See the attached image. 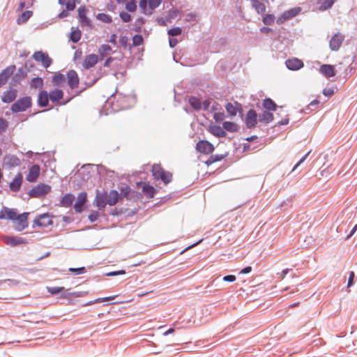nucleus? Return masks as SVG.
I'll use <instances>...</instances> for the list:
<instances>
[{
	"instance_id": "obj_56",
	"label": "nucleus",
	"mask_w": 357,
	"mask_h": 357,
	"mask_svg": "<svg viewBox=\"0 0 357 357\" xmlns=\"http://www.w3.org/2000/svg\"><path fill=\"white\" fill-rule=\"evenodd\" d=\"M129 39L127 36H123L120 37L119 43L121 46H123L125 49L128 48L129 50L131 49V46L128 43Z\"/></svg>"
},
{
	"instance_id": "obj_30",
	"label": "nucleus",
	"mask_w": 357,
	"mask_h": 357,
	"mask_svg": "<svg viewBox=\"0 0 357 357\" xmlns=\"http://www.w3.org/2000/svg\"><path fill=\"white\" fill-rule=\"evenodd\" d=\"M107 204L109 206H114L117 203L119 199V193L115 190H112L109 193L107 194Z\"/></svg>"
},
{
	"instance_id": "obj_7",
	"label": "nucleus",
	"mask_w": 357,
	"mask_h": 357,
	"mask_svg": "<svg viewBox=\"0 0 357 357\" xmlns=\"http://www.w3.org/2000/svg\"><path fill=\"white\" fill-rule=\"evenodd\" d=\"M27 75V70L24 68L20 67L16 72H15L12 76V78L9 82L10 86H16L20 84Z\"/></svg>"
},
{
	"instance_id": "obj_57",
	"label": "nucleus",
	"mask_w": 357,
	"mask_h": 357,
	"mask_svg": "<svg viewBox=\"0 0 357 357\" xmlns=\"http://www.w3.org/2000/svg\"><path fill=\"white\" fill-rule=\"evenodd\" d=\"M68 271L71 273H75V275L84 274L86 271V268L84 266L79 268H70Z\"/></svg>"
},
{
	"instance_id": "obj_50",
	"label": "nucleus",
	"mask_w": 357,
	"mask_h": 357,
	"mask_svg": "<svg viewBox=\"0 0 357 357\" xmlns=\"http://www.w3.org/2000/svg\"><path fill=\"white\" fill-rule=\"evenodd\" d=\"M167 33L170 37L178 36L182 33V29L178 26L174 27L168 30Z\"/></svg>"
},
{
	"instance_id": "obj_6",
	"label": "nucleus",
	"mask_w": 357,
	"mask_h": 357,
	"mask_svg": "<svg viewBox=\"0 0 357 357\" xmlns=\"http://www.w3.org/2000/svg\"><path fill=\"white\" fill-rule=\"evenodd\" d=\"M21 165L20 159L15 155L7 154L3 158L2 166L7 169H12L14 167Z\"/></svg>"
},
{
	"instance_id": "obj_21",
	"label": "nucleus",
	"mask_w": 357,
	"mask_h": 357,
	"mask_svg": "<svg viewBox=\"0 0 357 357\" xmlns=\"http://www.w3.org/2000/svg\"><path fill=\"white\" fill-rule=\"evenodd\" d=\"M86 198L87 195L85 192H82L78 195L77 200L74 204V209L76 212L81 213L84 210Z\"/></svg>"
},
{
	"instance_id": "obj_43",
	"label": "nucleus",
	"mask_w": 357,
	"mask_h": 357,
	"mask_svg": "<svg viewBox=\"0 0 357 357\" xmlns=\"http://www.w3.org/2000/svg\"><path fill=\"white\" fill-rule=\"evenodd\" d=\"M4 211H6V218L10 220H15L17 215L15 209L9 208L4 206Z\"/></svg>"
},
{
	"instance_id": "obj_13",
	"label": "nucleus",
	"mask_w": 357,
	"mask_h": 357,
	"mask_svg": "<svg viewBox=\"0 0 357 357\" xmlns=\"http://www.w3.org/2000/svg\"><path fill=\"white\" fill-rule=\"evenodd\" d=\"M196 149L201 153L210 154L214 151V146L207 140H201L197 143Z\"/></svg>"
},
{
	"instance_id": "obj_5",
	"label": "nucleus",
	"mask_w": 357,
	"mask_h": 357,
	"mask_svg": "<svg viewBox=\"0 0 357 357\" xmlns=\"http://www.w3.org/2000/svg\"><path fill=\"white\" fill-rule=\"evenodd\" d=\"M89 10L85 6H81L77 9L78 19L80 24L82 26H86L90 29L93 28V25L91 20L87 17Z\"/></svg>"
},
{
	"instance_id": "obj_24",
	"label": "nucleus",
	"mask_w": 357,
	"mask_h": 357,
	"mask_svg": "<svg viewBox=\"0 0 357 357\" xmlns=\"http://www.w3.org/2000/svg\"><path fill=\"white\" fill-rule=\"evenodd\" d=\"M225 109L230 116H236L237 112L242 109V106L237 102H235L234 104L228 102L225 105Z\"/></svg>"
},
{
	"instance_id": "obj_54",
	"label": "nucleus",
	"mask_w": 357,
	"mask_h": 357,
	"mask_svg": "<svg viewBox=\"0 0 357 357\" xmlns=\"http://www.w3.org/2000/svg\"><path fill=\"white\" fill-rule=\"evenodd\" d=\"M275 20V16L273 15V14H266L264 17H263V22L264 24L266 25H271L273 23Z\"/></svg>"
},
{
	"instance_id": "obj_46",
	"label": "nucleus",
	"mask_w": 357,
	"mask_h": 357,
	"mask_svg": "<svg viewBox=\"0 0 357 357\" xmlns=\"http://www.w3.org/2000/svg\"><path fill=\"white\" fill-rule=\"evenodd\" d=\"M32 88H41L43 86V79L40 77H33L30 82Z\"/></svg>"
},
{
	"instance_id": "obj_19",
	"label": "nucleus",
	"mask_w": 357,
	"mask_h": 357,
	"mask_svg": "<svg viewBox=\"0 0 357 357\" xmlns=\"http://www.w3.org/2000/svg\"><path fill=\"white\" fill-rule=\"evenodd\" d=\"M40 168L37 164L33 165L29 169L26 180L31 183L35 182L39 176Z\"/></svg>"
},
{
	"instance_id": "obj_15",
	"label": "nucleus",
	"mask_w": 357,
	"mask_h": 357,
	"mask_svg": "<svg viewBox=\"0 0 357 357\" xmlns=\"http://www.w3.org/2000/svg\"><path fill=\"white\" fill-rule=\"evenodd\" d=\"M28 215L29 213H23L17 216L15 220L17 221V225L15 227L16 231H22L28 227Z\"/></svg>"
},
{
	"instance_id": "obj_41",
	"label": "nucleus",
	"mask_w": 357,
	"mask_h": 357,
	"mask_svg": "<svg viewBox=\"0 0 357 357\" xmlns=\"http://www.w3.org/2000/svg\"><path fill=\"white\" fill-rule=\"evenodd\" d=\"M59 3L65 6L68 10H74L76 8L75 0H59Z\"/></svg>"
},
{
	"instance_id": "obj_11",
	"label": "nucleus",
	"mask_w": 357,
	"mask_h": 357,
	"mask_svg": "<svg viewBox=\"0 0 357 357\" xmlns=\"http://www.w3.org/2000/svg\"><path fill=\"white\" fill-rule=\"evenodd\" d=\"M259 116L257 112L253 109H249L245 116V123L246 127L249 129L255 128L257 124Z\"/></svg>"
},
{
	"instance_id": "obj_52",
	"label": "nucleus",
	"mask_w": 357,
	"mask_h": 357,
	"mask_svg": "<svg viewBox=\"0 0 357 357\" xmlns=\"http://www.w3.org/2000/svg\"><path fill=\"white\" fill-rule=\"evenodd\" d=\"M8 128V121L3 117H0V135L5 132Z\"/></svg>"
},
{
	"instance_id": "obj_53",
	"label": "nucleus",
	"mask_w": 357,
	"mask_h": 357,
	"mask_svg": "<svg viewBox=\"0 0 357 357\" xmlns=\"http://www.w3.org/2000/svg\"><path fill=\"white\" fill-rule=\"evenodd\" d=\"M126 9L128 11V12H130V13H133L137 9V4H136V2L134 0H132L129 2H127L126 3Z\"/></svg>"
},
{
	"instance_id": "obj_64",
	"label": "nucleus",
	"mask_w": 357,
	"mask_h": 357,
	"mask_svg": "<svg viewBox=\"0 0 357 357\" xmlns=\"http://www.w3.org/2000/svg\"><path fill=\"white\" fill-rule=\"evenodd\" d=\"M319 103L320 102L318 100H314L307 106L305 110L312 111L314 109V107H316Z\"/></svg>"
},
{
	"instance_id": "obj_35",
	"label": "nucleus",
	"mask_w": 357,
	"mask_h": 357,
	"mask_svg": "<svg viewBox=\"0 0 357 357\" xmlns=\"http://www.w3.org/2000/svg\"><path fill=\"white\" fill-rule=\"evenodd\" d=\"M263 107L268 111H275L278 105L270 98H266L263 100Z\"/></svg>"
},
{
	"instance_id": "obj_63",
	"label": "nucleus",
	"mask_w": 357,
	"mask_h": 357,
	"mask_svg": "<svg viewBox=\"0 0 357 357\" xmlns=\"http://www.w3.org/2000/svg\"><path fill=\"white\" fill-rule=\"evenodd\" d=\"M98 217H99V213L98 211H92L89 215L88 218L91 222H94L98 220Z\"/></svg>"
},
{
	"instance_id": "obj_45",
	"label": "nucleus",
	"mask_w": 357,
	"mask_h": 357,
	"mask_svg": "<svg viewBox=\"0 0 357 357\" xmlns=\"http://www.w3.org/2000/svg\"><path fill=\"white\" fill-rule=\"evenodd\" d=\"M66 77L64 75L61 73H56L52 77V82L55 85L59 86L61 83L65 82Z\"/></svg>"
},
{
	"instance_id": "obj_9",
	"label": "nucleus",
	"mask_w": 357,
	"mask_h": 357,
	"mask_svg": "<svg viewBox=\"0 0 357 357\" xmlns=\"http://www.w3.org/2000/svg\"><path fill=\"white\" fill-rule=\"evenodd\" d=\"M52 218V216L48 213L41 214L33 220V227H34L35 225L39 227H46L47 226L52 225L53 221Z\"/></svg>"
},
{
	"instance_id": "obj_33",
	"label": "nucleus",
	"mask_w": 357,
	"mask_h": 357,
	"mask_svg": "<svg viewBox=\"0 0 357 357\" xmlns=\"http://www.w3.org/2000/svg\"><path fill=\"white\" fill-rule=\"evenodd\" d=\"M222 127L224 130L230 132H236L239 130V126L234 122L225 121L222 123Z\"/></svg>"
},
{
	"instance_id": "obj_12",
	"label": "nucleus",
	"mask_w": 357,
	"mask_h": 357,
	"mask_svg": "<svg viewBox=\"0 0 357 357\" xmlns=\"http://www.w3.org/2000/svg\"><path fill=\"white\" fill-rule=\"evenodd\" d=\"M344 40V36L341 33H336L333 36L329 42V47L332 51H337L340 48L343 41Z\"/></svg>"
},
{
	"instance_id": "obj_47",
	"label": "nucleus",
	"mask_w": 357,
	"mask_h": 357,
	"mask_svg": "<svg viewBox=\"0 0 357 357\" xmlns=\"http://www.w3.org/2000/svg\"><path fill=\"white\" fill-rule=\"evenodd\" d=\"M96 17L98 20H100L105 23H111L112 22V17L106 13H98L96 16Z\"/></svg>"
},
{
	"instance_id": "obj_40",
	"label": "nucleus",
	"mask_w": 357,
	"mask_h": 357,
	"mask_svg": "<svg viewBox=\"0 0 357 357\" xmlns=\"http://www.w3.org/2000/svg\"><path fill=\"white\" fill-rule=\"evenodd\" d=\"M110 52H112V47L107 44L102 45L98 49V53L102 59L108 55Z\"/></svg>"
},
{
	"instance_id": "obj_14",
	"label": "nucleus",
	"mask_w": 357,
	"mask_h": 357,
	"mask_svg": "<svg viewBox=\"0 0 357 357\" xmlns=\"http://www.w3.org/2000/svg\"><path fill=\"white\" fill-rule=\"evenodd\" d=\"M14 86H10L9 89L5 91L1 96V101L3 103H10L16 99L17 96V90L13 88Z\"/></svg>"
},
{
	"instance_id": "obj_49",
	"label": "nucleus",
	"mask_w": 357,
	"mask_h": 357,
	"mask_svg": "<svg viewBox=\"0 0 357 357\" xmlns=\"http://www.w3.org/2000/svg\"><path fill=\"white\" fill-rule=\"evenodd\" d=\"M47 292L52 295H57L60 292L65 291L66 289L63 287H47Z\"/></svg>"
},
{
	"instance_id": "obj_48",
	"label": "nucleus",
	"mask_w": 357,
	"mask_h": 357,
	"mask_svg": "<svg viewBox=\"0 0 357 357\" xmlns=\"http://www.w3.org/2000/svg\"><path fill=\"white\" fill-rule=\"evenodd\" d=\"M33 4V0H20L17 12L21 11L24 8H29Z\"/></svg>"
},
{
	"instance_id": "obj_39",
	"label": "nucleus",
	"mask_w": 357,
	"mask_h": 357,
	"mask_svg": "<svg viewBox=\"0 0 357 357\" xmlns=\"http://www.w3.org/2000/svg\"><path fill=\"white\" fill-rule=\"evenodd\" d=\"M82 36V32L79 29H74L73 27H72V31L70 34V40L72 41L74 43H78V41L80 40Z\"/></svg>"
},
{
	"instance_id": "obj_23",
	"label": "nucleus",
	"mask_w": 357,
	"mask_h": 357,
	"mask_svg": "<svg viewBox=\"0 0 357 357\" xmlns=\"http://www.w3.org/2000/svg\"><path fill=\"white\" fill-rule=\"evenodd\" d=\"M319 72L327 78L334 77L336 74L335 67L331 64H323L320 66Z\"/></svg>"
},
{
	"instance_id": "obj_44",
	"label": "nucleus",
	"mask_w": 357,
	"mask_h": 357,
	"mask_svg": "<svg viewBox=\"0 0 357 357\" xmlns=\"http://www.w3.org/2000/svg\"><path fill=\"white\" fill-rule=\"evenodd\" d=\"M130 98L129 96L120 95L117 100V102H119L120 109H126L129 107V105L126 104V102Z\"/></svg>"
},
{
	"instance_id": "obj_18",
	"label": "nucleus",
	"mask_w": 357,
	"mask_h": 357,
	"mask_svg": "<svg viewBox=\"0 0 357 357\" xmlns=\"http://www.w3.org/2000/svg\"><path fill=\"white\" fill-rule=\"evenodd\" d=\"M23 182V176L22 173L19 172L13 179V181L9 184L10 190L13 192H18L22 186Z\"/></svg>"
},
{
	"instance_id": "obj_20",
	"label": "nucleus",
	"mask_w": 357,
	"mask_h": 357,
	"mask_svg": "<svg viewBox=\"0 0 357 357\" xmlns=\"http://www.w3.org/2000/svg\"><path fill=\"white\" fill-rule=\"evenodd\" d=\"M285 65L290 70H298L303 67L304 63L301 60L297 58H293L287 59L285 61Z\"/></svg>"
},
{
	"instance_id": "obj_27",
	"label": "nucleus",
	"mask_w": 357,
	"mask_h": 357,
	"mask_svg": "<svg viewBox=\"0 0 357 357\" xmlns=\"http://www.w3.org/2000/svg\"><path fill=\"white\" fill-rule=\"evenodd\" d=\"M259 121L261 123H264L265 124H268L273 121L274 116L273 113L270 111L265 110L263 112L260 113L259 115Z\"/></svg>"
},
{
	"instance_id": "obj_29",
	"label": "nucleus",
	"mask_w": 357,
	"mask_h": 357,
	"mask_svg": "<svg viewBox=\"0 0 357 357\" xmlns=\"http://www.w3.org/2000/svg\"><path fill=\"white\" fill-rule=\"evenodd\" d=\"M50 100L52 102H58L61 100L63 97V92L61 89H56L52 91H50V94H48Z\"/></svg>"
},
{
	"instance_id": "obj_1",
	"label": "nucleus",
	"mask_w": 357,
	"mask_h": 357,
	"mask_svg": "<svg viewBox=\"0 0 357 357\" xmlns=\"http://www.w3.org/2000/svg\"><path fill=\"white\" fill-rule=\"evenodd\" d=\"M152 174L155 180H161L165 184L170 183L172 178V174L169 172L165 171L159 164L153 165Z\"/></svg>"
},
{
	"instance_id": "obj_59",
	"label": "nucleus",
	"mask_w": 357,
	"mask_h": 357,
	"mask_svg": "<svg viewBox=\"0 0 357 357\" xmlns=\"http://www.w3.org/2000/svg\"><path fill=\"white\" fill-rule=\"evenodd\" d=\"M119 17L123 22H128L131 20V15L125 11L119 13Z\"/></svg>"
},
{
	"instance_id": "obj_22",
	"label": "nucleus",
	"mask_w": 357,
	"mask_h": 357,
	"mask_svg": "<svg viewBox=\"0 0 357 357\" xmlns=\"http://www.w3.org/2000/svg\"><path fill=\"white\" fill-rule=\"evenodd\" d=\"M98 61V56L95 54H90L85 56L83 61V67L89 69L93 67Z\"/></svg>"
},
{
	"instance_id": "obj_25",
	"label": "nucleus",
	"mask_w": 357,
	"mask_h": 357,
	"mask_svg": "<svg viewBox=\"0 0 357 357\" xmlns=\"http://www.w3.org/2000/svg\"><path fill=\"white\" fill-rule=\"evenodd\" d=\"M107 193H97L95 202L96 206L99 208V209L104 208L107 204Z\"/></svg>"
},
{
	"instance_id": "obj_58",
	"label": "nucleus",
	"mask_w": 357,
	"mask_h": 357,
	"mask_svg": "<svg viewBox=\"0 0 357 357\" xmlns=\"http://www.w3.org/2000/svg\"><path fill=\"white\" fill-rule=\"evenodd\" d=\"M86 294V292H83V291H75V292H72V293H70L68 294H62L61 296V298H66L68 296H73V297H80V296H83L84 295H85Z\"/></svg>"
},
{
	"instance_id": "obj_16",
	"label": "nucleus",
	"mask_w": 357,
	"mask_h": 357,
	"mask_svg": "<svg viewBox=\"0 0 357 357\" xmlns=\"http://www.w3.org/2000/svg\"><path fill=\"white\" fill-rule=\"evenodd\" d=\"M68 84L72 89H76L78 87L79 79L77 72L74 70H70L67 73Z\"/></svg>"
},
{
	"instance_id": "obj_34",
	"label": "nucleus",
	"mask_w": 357,
	"mask_h": 357,
	"mask_svg": "<svg viewBox=\"0 0 357 357\" xmlns=\"http://www.w3.org/2000/svg\"><path fill=\"white\" fill-rule=\"evenodd\" d=\"M251 3L258 14L262 15L265 13L266 6L259 0H251Z\"/></svg>"
},
{
	"instance_id": "obj_4",
	"label": "nucleus",
	"mask_w": 357,
	"mask_h": 357,
	"mask_svg": "<svg viewBox=\"0 0 357 357\" xmlns=\"http://www.w3.org/2000/svg\"><path fill=\"white\" fill-rule=\"evenodd\" d=\"M51 190V187L47 184H38L33 187L28 192L30 197L39 198L48 194Z\"/></svg>"
},
{
	"instance_id": "obj_60",
	"label": "nucleus",
	"mask_w": 357,
	"mask_h": 357,
	"mask_svg": "<svg viewBox=\"0 0 357 357\" xmlns=\"http://www.w3.org/2000/svg\"><path fill=\"white\" fill-rule=\"evenodd\" d=\"M225 118V113L223 112H215L213 119L217 123L222 121Z\"/></svg>"
},
{
	"instance_id": "obj_8",
	"label": "nucleus",
	"mask_w": 357,
	"mask_h": 357,
	"mask_svg": "<svg viewBox=\"0 0 357 357\" xmlns=\"http://www.w3.org/2000/svg\"><path fill=\"white\" fill-rule=\"evenodd\" d=\"M16 71V66L10 65L0 73V88L6 85L9 79H11L13 73Z\"/></svg>"
},
{
	"instance_id": "obj_2",
	"label": "nucleus",
	"mask_w": 357,
	"mask_h": 357,
	"mask_svg": "<svg viewBox=\"0 0 357 357\" xmlns=\"http://www.w3.org/2000/svg\"><path fill=\"white\" fill-rule=\"evenodd\" d=\"M32 105V100L30 96H24L16 100L10 107L13 113L23 112Z\"/></svg>"
},
{
	"instance_id": "obj_62",
	"label": "nucleus",
	"mask_w": 357,
	"mask_h": 357,
	"mask_svg": "<svg viewBox=\"0 0 357 357\" xmlns=\"http://www.w3.org/2000/svg\"><path fill=\"white\" fill-rule=\"evenodd\" d=\"M125 274H126V271L119 270V271H116L108 272V273H105V275L108 277H114V276L125 275Z\"/></svg>"
},
{
	"instance_id": "obj_51",
	"label": "nucleus",
	"mask_w": 357,
	"mask_h": 357,
	"mask_svg": "<svg viewBox=\"0 0 357 357\" xmlns=\"http://www.w3.org/2000/svg\"><path fill=\"white\" fill-rule=\"evenodd\" d=\"M145 22V20L143 17L138 18L134 24L133 30L136 32H141L142 27L141 26Z\"/></svg>"
},
{
	"instance_id": "obj_36",
	"label": "nucleus",
	"mask_w": 357,
	"mask_h": 357,
	"mask_svg": "<svg viewBox=\"0 0 357 357\" xmlns=\"http://www.w3.org/2000/svg\"><path fill=\"white\" fill-rule=\"evenodd\" d=\"M25 242V239L19 236H9L6 240V243L12 246H16L20 244H23Z\"/></svg>"
},
{
	"instance_id": "obj_42",
	"label": "nucleus",
	"mask_w": 357,
	"mask_h": 357,
	"mask_svg": "<svg viewBox=\"0 0 357 357\" xmlns=\"http://www.w3.org/2000/svg\"><path fill=\"white\" fill-rule=\"evenodd\" d=\"M131 193L134 194V193H135V192L132 191L129 186L126 185V186L121 188L119 197L122 196L123 197H126L127 199H131V196H130Z\"/></svg>"
},
{
	"instance_id": "obj_31",
	"label": "nucleus",
	"mask_w": 357,
	"mask_h": 357,
	"mask_svg": "<svg viewBox=\"0 0 357 357\" xmlns=\"http://www.w3.org/2000/svg\"><path fill=\"white\" fill-rule=\"evenodd\" d=\"M75 200V196L70 193L66 194L60 201V205L64 207H70Z\"/></svg>"
},
{
	"instance_id": "obj_32",
	"label": "nucleus",
	"mask_w": 357,
	"mask_h": 357,
	"mask_svg": "<svg viewBox=\"0 0 357 357\" xmlns=\"http://www.w3.org/2000/svg\"><path fill=\"white\" fill-rule=\"evenodd\" d=\"M188 103L196 111L202 109V104L199 98L196 96H191L189 97Z\"/></svg>"
},
{
	"instance_id": "obj_3",
	"label": "nucleus",
	"mask_w": 357,
	"mask_h": 357,
	"mask_svg": "<svg viewBox=\"0 0 357 357\" xmlns=\"http://www.w3.org/2000/svg\"><path fill=\"white\" fill-rule=\"evenodd\" d=\"M32 58L37 62L41 63L42 66L45 68H48L53 63V60L50 57L47 52L43 51H36L33 55Z\"/></svg>"
},
{
	"instance_id": "obj_61",
	"label": "nucleus",
	"mask_w": 357,
	"mask_h": 357,
	"mask_svg": "<svg viewBox=\"0 0 357 357\" xmlns=\"http://www.w3.org/2000/svg\"><path fill=\"white\" fill-rule=\"evenodd\" d=\"M162 2V0H149V6L151 9H155Z\"/></svg>"
},
{
	"instance_id": "obj_28",
	"label": "nucleus",
	"mask_w": 357,
	"mask_h": 357,
	"mask_svg": "<svg viewBox=\"0 0 357 357\" xmlns=\"http://www.w3.org/2000/svg\"><path fill=\"white\" fill-rule=\"evenodd\" d=\"M209 131L212 135L218 137H225L227 135L223 127L221 128L220 126L217 125L210 126Z\"/></svg>"
},
{
	"instance_id": "obj_55",
	"label": "nucleus",
	"mask_w": 357,
	"mask_h": 357,
	"mask_svg": "<svg viewBox=\"0 0 357 357\" xmlns=\"http://www.w3.org/2000/svg\"><path fill=\"white\" fill-rule=\"evenodd\" d=\"M144 42V38L142 35L136 34L132 37V45L134 46H139Z\"/></svg>"
},
{
	"instance_id": "obj_26",
	"label": "nucleus",
	"mask_w": 357,
	"mask_h": 357,
	"mask_svg": "<svg viewBox=\"0 0 357 357\" xmlns=\"http://www.w3.org/2000/svg\"><path fill=\"white\" fill-rule=\"evenodd\" d=\"M49 96L46 91H41L38 96V105L41 107H47L49 104Z\"/></svg>"
},
{
	"instance_id": "obj_17",
	"label": "nucleus",
	"mask_w": 357,
	"mask_h": 357,
	"mask_svg": "<svg viewBox=\"0 0 357 357\" xmlns=\"http://www.w3.org/2000/svg\"><path fill=\"white\" fill-rule=\"evenodd\" d=\"M137 185L138 187H142V192L147 198H153L155 196L156 190L152 185L146 184L144 182H137Z\"/></svg>"
},
{
	"instance_id": "obj_37",
	"label": "nucleus",
	"mask_w": 357,
	"mask_h": 357,
	"mask_svg": "<svg viewBox=\"0 0 357 357\" xmlns=\"http://www.w3.org/2000/svg\"><path fill=\"white\" fill-rule=\"evenodd\" d=\"M33 12L31 10H25L17 19V23L22 24L26 22L32 16Z\"/></svg>"
},
{
	"instance_id": "obj_38",
	"label": "nucleus",
	"mask_w": 357,
	"mask_h": 357,
	"mask_svg": "<svg viewBox=\"0 0 357 357\" xmlns=\"http://www.w3.org/2000/svg\"><path fill=\"white\" fill-rule=\"evenodd\" d=\"M227 154H215L211 155L208 159L206 161V164L208 166L212 165L213 163L215 162L221 161L222 159H224Z\"/></svg>"
},
{
	"instance_id": "obj_10",
	"label": "nucleus",
	"mask_w": 357,
	"mask_h": 357,
	"mask_svg": "<svg viewBox=\"0 0 357 357\" xmlns=\"http://www.w3.org/2000/svg\"><path fill=\"white\" fill-rule=\"evenodd\" d=\"M301 11V8L299 7H295L288 10H286L280 16L278 17L276 22L278 24H282L287 20H289L298 15Z\"/></svg>"
}]
</instances>
